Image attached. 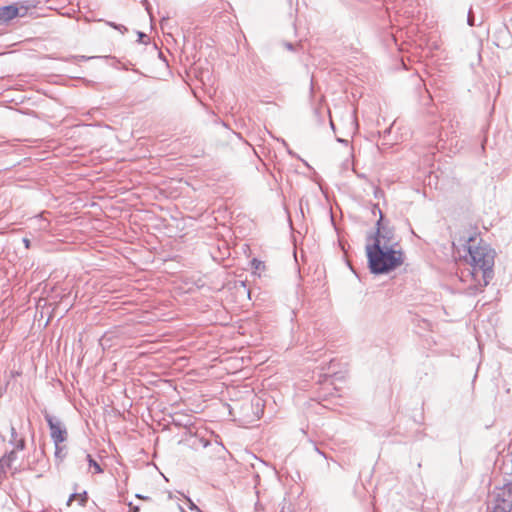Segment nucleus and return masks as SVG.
<instances>
[{
    "instance_id": "1",
    "label": "nucleus",
    "mask_w": 512,
    "mask_h": 512,
    "mask_svg": "<svg viewBox=\"0 0 512 512\" xmlns=\"http://www.w3.org/2000/svg\"><path fill=\"white\" fill-rule=\"evenodd\" d=\"M453 245H462L468 252L466 261L471 266L469 274L475 282V287L486 286L494 265V251L483 243L476 233L454 240Z\"/></svg>"
},
{
    "instance_id": "2",
    "label": "nucleus",
    "mask_w": 512,
    "mask_h": 512,
    "mask_svg": "<svg viewBox=\"0 0 512 512\" xmlns=\"http://www.w3.org/2000/svg\"><path fill=\"white\" fill-rule=\"evenodd\" d=\"M381 243L378 241V244H368L366 247L369 267L375 274L388 273L402 265L404 261L401 248H388L381 246Z\"/></svg>"
},
{
    "instance_id": "3",
    "label": "nucleus",
    "mask_w": 512,
    "mask_h": 512,
    "mask_svg": "<svg viewBox=\"0 0 512 512\" xmlns=\"http://www.w3.org/2000/svg\"><path fill=\"white\" fill-rule=\"evenodd\" d=\"M378 241L382 242L381 246H388L392 248H401L396 241L393 231L390 229H386L380 226V221H378V232L375 236L372 244H378Z\"/></svg>"
},
{
    "instance_id": "4",
    "label": "nucleus",
    "mask_w": 512,
    "mask_h": 512,
    "mask_svg": "<svg viewBox=\"0 0 512 512\" xmlns=\"http://www.w3.org/2000/svg\"><path fill=\"white\" fill-rule=\"evenodd\" d=\"M47 421L49 423V427L51 430V437L54 440L56 445V455L59 454L58 445L65 441L66 439V430L61 427L60 422H54L51 417H47Z\"/></svg>"
},
{
    "instance_id": "5",
    "label": "nucleus",
    "mask_w": 512,
    "mask_h": 512,
    "mask_svg": "<svg viewBox=\"0 0 512 512\" xmlns=\"http://www.w3.org/2000/svg\"><path fill=\"white\" fill-rule=\"evenodd\" d=\"M26 13V9L21 7L19 8L16 5H9L0 8V22H7L9 20L14 19L17 16H24Z\"/></svg>"
},
{
    "instance_id": "6",
    "label": "nucleus",
    "mask_w": 512,
    "mask_h": 512,
    "mask_svg": "<svg viewBox=\"0 0 512 512\" xmlns=\"http://www.w3.org/2000/svg\"><path fill=\"white\" fill-rule=\"evenodd\" d=\"M74 500H77L79 502L80 506H84L87 501L86 492H84L82 494H76V493L72 494L67 501V505L70 506L72 501H74Z\"/></svg>"
},
{
    "instance_id": "7",
    "label": "nucleus",
    "mask_w": 512,
    "mask_h": 512,
    "mask_svg": "<svg viewBox=\"0 0 512 512\" xmlns=\"http://www.w3.org/2000/svg\"><path fill=\"white\" fill-rule=\"evenodd\" d=\"M86 459L89 463L90 468H93L95 473H101L102 469L100 465L91 457V455H86Z\"/></svg>"
},
{
    "instance_id": "8",
    "label": "nucleus",
    "mask_w": 512,
    "mask_h": 512,
    "mask_svg": "<svg viewBox=\"0 0 512 512\" xmlns=\"http://www.w3.org/2000/svg\"><path fill=\"white\" fill-rule=\"evenodd\" d=\"M251 264H252V267L255 269V270H259L262 266H263V263L257 259H253L251 261Z\"/></svg>"
},
{
    "instance_id": "9",
    "label": "nucleus",
    "mask_w": 512,
    "mask_h": 512,
    "mask_svg": "<svg viewBox=\"0 0 512 512\" xmlns=\"http://www.w3.org/2000/svg\"><path fill=\"white\" fill-rule=\"evenodd\" d=\"M10 431H11V442H14L16 441V436H17V433H16V430L14 427H10Z\"/></svg>"
},
{
    "instance_id": "10",
    "label": "nucleus",
    "mask_w": 512,
    "mask_h": 512,
    "mask_svg": "<svg viewBox=\"0 0 512 512\" xmlns=\"http://www.w3.org/2000/svg\"><path fill=\"white\" fill-rule=\"evenodd\" d=\"M110 25L113 26L114 28L118 29L121 33H124L125 31H127V29L124 26H116L112 23H110Z\"/></svg>"
},
{
    "instance_id": "11",
    "label": "nucleus",
    "mask_w": 512,
    "mask_h": 512,
    "mask_svg": "<svg viewBox=\"0 0 512 512\" xmlns=\"http://www.w3.org/2000/svg\"><path fill=\"white\" fill-rule=\"evenodd\" d=\"M16 448L22 450L24 448V440L20 439L16 444Z\"/></svg>"
},
{
    "instance_id": "12",
    "label": "nucleus",
    "mask_w": 512,
    "mask_h": 512,
    "mask_svg": "<svg viewBox=\"0 0 512 512\" xmlns=\"http://www.w3.org/2000/svg\"><path fill=\"white\" fill-rule=\"evenodd\" d=\"M190 509L194 510L195 512H202L193 502L190 501Z\"/></svg>"
},
{
    "instance_id": "13",
    "label": "nucleus",
    "mask_w": 512,
    "mask_h": 512,
    "mask_svg": "<svg viewBox=\"0 0 512 512\" xmlns=\"http://www.w3.org/2000/svg\"><path fill=\"white\" fill-rule=\"evenodd\" d=\"M473 21H474L473 16L471 15V12H469V15H468V24H469L470 26H473V24H474V23H473Z\"/></svg>"
},
{
    "instance_id": "14",
    "label": "nucleus",
    "mask_w": 512,
    "mask_h": 512,
    "mask_svg": "<svg viewBox=\"0 0 512 512\" xmlns=\"http://www.w3.org/2000/svg\"><path fill=\"white\" fill-rule=\"evenodd\" d=\"M351 124L354 126V129H357V122L354 115L351 116Z\"/></svg>"
},
{
    "instance_id": "15",
    "label": "nucleus",
    "mask_w": 512,
    "mask_h": 512,
    "mask_svg": "<svg viewBox=\"0 0 512 512\" xmlns=\"http://www.w3.org/2000/svg\"><path fill=\"white\" fill-rule=\"evenodd\" d=\"M24 243H25V246L28 248L29 247V240L28 239H23Z\"/></svg>"
},
{
    "instance_id": "16",
    "label": "nucleus",
    "mask_w": 512,
    "mask_h": 512,
    "mask_svg": "<svg viewBox=\"0 0 512 512\" xmlns=\"http://www.w3.org/2000/svg\"><path fill=\"white\" fill-rule=\"evenodd\" d=\"M287 49L292 50V44L288 43L286 44Z\"/></svg>"
},
{
    "instance_id": "17",
    "label": "nucleus",
    "mask_w": 512,
    "mask_h": 512,
    "mask_svg": "<svg viewBox=\"0 0 512 512\" xmlns=\"http://www.w3.org/2000/svg\"><path fill=\"white\" fill-rule=\"evenodd\" d=\"M145 35L143 33H139V38L144 37Z\"/></svg>"
},
{
    "instance_id": "18",
    "label": "nucleus",
    "mask_w": 512,
    "mask_h": 512,
    "mask_svg": "<svg viewBox=\"0 0 512 512\" xmlns=\"http://www.w3.org/2000/svg\"><path fill=\"white\" fill-rule=\"evenodd\" d=\"M181 512H185L182 508H180Z\"/></svg>"
}]
</instances>
